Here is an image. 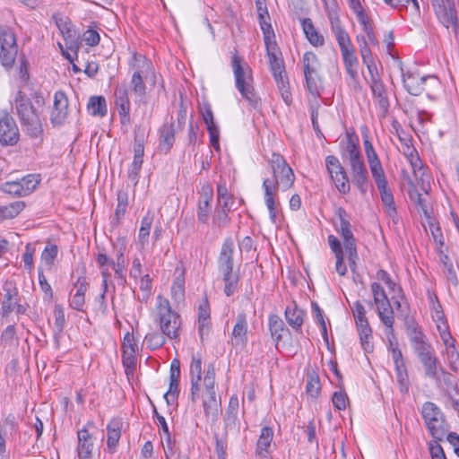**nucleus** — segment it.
<instances>
[{"instance_id":"1","label":"nucleus","mask_w":459,"mask_h":459,"mask_svg":"<svg viewBox=\"0 0 459 459\" xmlns=\"http://www.w3.org/2000/svg\"><path fill=\"white\" fill-rule=\"evenodd\" d=\"M273 179L265 178L263 181L264 190V203L269 211L270 220L273 223L276 222V205L274 195L281 186L282 190L290 188L295 180V175L292 169L288 165L283 156L273 152L270 160Z\"/></svg>"},{"instance_id":"2","label":"nucleus","mask_w":459,"mask_h":459,"mask_svg":"<svg viewBox=\"0 0 459 459\" xmlns=\"http://www.w3.org/2000/svg\"><path fill=\"white\" fill-rule=\"evenodd\" d=\"M16 114L23 132L30 139L43 140L44 129L40 114L24 92L19 91L14 98Z\"/></svg>"},{"instance_id":"3","label":"nucleus","mask_w":459,"mask_h":459,"mask_svg":"<svg viewBox=\"0 0 459 459\" xmlns=\"http://www.w3.org/2000/svg\"><path fill=\"white\" fill-rule=\"evenodd\" d=\"M231 65L235 77V86L253 108L261 105V100L253 85L252 70L247 64H242V59L235 52L231 57Z\"/></svg>"},{"instance_id":"4","label":"nucleus","mask_w":459,"mask_h":459,"mask_svg":"<svg viewBox=\"0 0 459 459\" xmlns=\"http://www.w3.org/2000/svg\"><path fill=\"white\" fill-rule=\"evenodd\" d=\"M421 416L431 437L444 440L448 425L440 408L432 402H425L421 408Z\"/></svg>"},{"instance_id":"5","label":"nucleus","mask_w":459,"mask_h":459,"mask_svg":"<svg viewBox=\"0 0 459 459\" xmlns=\"http://www.w3.org/2000/svg\"><path fill=\"white\" fill-rule=\"evenodd\" d=\"M0 61L3 66L9 69L13 67L18 47L14 33L7 27L0 28Z\"/></svg>"},{"instance_id":"6","label":"nucleus","mask_w":459,"mask_h":459,"mask_svg":"<svg viewBox=\"0 0 459 459\" xmlns=\"http://www.w3.org/2000/svg\"><path fill=\"white\" fill-rule=\"evenodd\" d=\"M325 166L332 182L341 194H347L351 190L348 175L339 159L333 155L325 158Z\"/></svg>"},{"instance_id":"7","label":"nucleus","mask_w":459,"mask_h":459,"mask_svg":"<svg viewBox=\"0 0 459 459\" xmlns=\"http://www.w3.org/2000/svg\"><path fill=\"white\" fill-rule=\"evenodd\" d=\"M114 103L117 109L120 123L123 126L131 124L130 109L131 104L128 96V89L126 83L117 84L114 91Z\"/></svg>"},{"instance_id":"8","label":"nucleus","mask_w":459,"mask_h":459,"mask_svg":"<svg viewBox=\"0 0 459 459\" xmlns=\"http://www.w3.org/2000/svg\"><path fill=\"white\" fill-rule=\"evenodd\" d=\"M432 6L440 22L447 29L452 27L456 32L459 22L454 2L452 0L443 1V3L434 4Z\"/></svg>"},{"instance_id":"9","label":"nucleus","mask_w":459,"mask_h":459,"mask_svg":"<svg viewBox=\"0 0 459 459\" xmlns=\"http://www.w3.org/2000/svg\"><path fill=\"white\" fill-rule=\"evenodd\" d=\"M20 133L15 120L8 113L0 117V143L13 146L19 141Z\"/></svg>"},{"instance_id":"10","label":"nucleus","mask_w":459,"mask_h":459,"mask_svg":"<svg viewBox=\"0 0 459 459\" xmlns=\"http://www.w3.org/2000/svg\"><path fill=\"white\" fill-rule=\"evenodd\" d=\"M403 85L407 91L413 96L420 95L425 90L428 82L437 84V77L432 75L420 76L419 74L407 72L403 74Z\"/></svg>"},{"instance_id":"11","label":"nucleus","mask_w":459,"mask_h":459,"mask_svg":"<svg viewBox=\"0 0 459 459\" xmlns=\"http://www.w3.org/2000/svg\"><path fill=\"white\" fill-rule=\"evenodd\" d=\"M3 299L1 300L0 317L7 318L14 311L15 305L19 301V291L15 283L6 281L3 285Z\"/></svg>"},{"instance_id":"12","label":"nucleus","mask_w":459,"mask_h":459,"mask_svg":"<svg viewBox=\"0 0 459 459\" xmlns=\"http://www.w3.org/2000/svg\"><path fill=\"white\" fill-rule=\"evenodd\" d=\"M68 99L64 91H56L54 95V106L50 120L53 126H61L67 117Z\"/></svg>"},{"instance_id":"13","label":"nucleus","mask_w":459,"mask_h":459,"mask_svg":"<svg viewBox=\"0 0 459 459\" xmlns=\"http://www.w3.org/2000/svg\"><path fill=\"white\" fill-rule=\"evenodd\" d=\"M247 319L242 312L237 316L236 324L230 334V342L234 347H244L247 343Z\"/></svg>"},{"instance_id":"14","label":"nucleus","mask_w":459,"mask_h":459,"mask_svg":"<svg viewBox=\"0 0 459 459\" xmlns=\"http://www.w3.org/2000/svg\"><path fill=\"white\" fill-rule=\"evenodd\" d=\"M158 316L161 333L169 339L178 338L181 324L178 314L174 312L169 314H161Z\"/></svg>"},{"instance_id":"15","label":"nucleus","mask_w":459,"mask_h":459,"mask_svg":"<svg viewBox=\"0 0 459 459\" xmlns=\"http://www.w3.org/2000/svg\"><path fill=\"white\" fill-rule=\"evenodd\" d=\"M353 184L361 194L368 191V173L363 160L350 163Z\"/></svg>"},{"instance_id":"16","label":"nucleus","mask_w":459,"mask_h":459,"mask_svg":"<svg viewBox=\"0 0 459 459\" xmlns=\"http://www.w3.org/2000/svg\"><path fill=\"white\" fill-rule=\"evenodd\" d=\"M234 244L231 238H227L222 244L218 259L220 272L228 273L233 271Z\"/></svg>"},{"instance_id":"17","label":"nucleus","mask_w":459,"mask_h":459,"mask_svg":"<svg viewBox=\"0 0 459 459\" xmlns=\"http://www.w3.org/2000/svg\"><path fill=\"white\" fill-rule=\"evenodd\" d=\"M370 89L374 98L377 100L379 117L384 118L386 117L389 108V100L386 94V90L383 81L373 80L370 83Z\"/></svg>"},{"instance_id":"18","label":"nucleus","mask_w":459,"mask_h":459,"mask_svg":"<svg viewBox=\"0 0 459 459\" xmlns=\"http://www.w3.org/2000/svg\"><path fill=\"white\" fill-rule=\"evenodd\" d=\"M410 341L412 346L414 352L417 354V357H422L424 355L429 354V352L433 351V348L430 343L425 342L424 334L414 327L409 333Z\"/></svg>"},{"instance_id":"19","label":"nucleus","mask_w":459,"mask_h":459,"mask_svg":"<svg viewBox=\"0 0 459 459\" xmlns=\"http://www.w3.org/2000/svg\"><path fill=\"white\" fill-rule=\"evenodd\" d=\"M78 437V446H77V453L79 459H91L92 450H93V442L92 437L87 430V429L83 428L77 433Z\"/></svg>"},{"instance_id":"20","label":"nucleus","mask_w":459,"mask_h":459,"mask_svg":"<svg viewBox=\"0 0 459 459\" xmlns=\"http://www.w3.org/2000/svg\"><path fill=\"white\" fill-rule=\"evenodd\" d=\"M420 363L423 365L425 376L436 381L437 385L440 386L441 378L438 376V359L435 356L434 351L428 355L419 358Z\"/></svg>"},{"instance_id":"21","label":"nucleus","mask_w":459,"mask_h":459,"mask_svg":"<svg viewBox=\"0 0 459 459\" xmlns=\"http://www.w3.org/2000/svg\"><path fill=\"white\" fill-rule=\"evenodd\" d=\"M210 305L207 299H204L198 308V332L203 341L210 333Z\"/></svg>"},{"instance_id":"22","label":"nucleus","mask_w":459,"mask_h":459,"mask_svg":"<svg viewBox=\"0 0 459 459\" xmlns=\"http://www.w3.org/2000/svg\"><path fill=\"white\" fill-rule=\"evenodd\" d=\"M176 130L174 123L164 124L160 130L159 150L164 153H168L172 148L175 142Z\"/></svg>"},{"instance_id":"23","label":"nucleus","mask_w":459,"mask_h":459,"mask_svg":"<svg viewBox=\"0 0 459 459\" xmlns=\"http://www.w3.org/2000/svg\"><path fill=\"white\" fill-rule=\"evenodd\" d=\"M265 48L269 60L270 69L273 75H279L280 73H285L284 61L281 56V52L278 46H268Z\"/></svg>"},{"instance_id":"24","label":"nucleus","mask_w":459,"mask_h":459,"mask_svg":"<svg viewBox=\"0 0 459 459\" xmlns=\"http://www.w3.org/2000/svg\"><path fill=\"white\" fill-rule=\"evenodd\" d=\"M442 340L446 346V354L449 361L450 368L456 372L459 369V352L456 351L454 340L449 333L445 330L440 332Z\"/></svg>"},{"instance_id":"25","label":"nucleus","mask_w":459,"mask_h":459,"mask_svg":"<svg viewBox=\"0 0 459 459\" xmlns=\"http://www.w3.org/2000/svg\"><path fill=\"white\" fill-rule=\"evenodd\" d=\"M336 214L340 221V230L339 233L341 234L343 239V245L348 243L356 242V239L353 236V233L351 230V223L347 219V212L342 207H339L336 211Z\"/></svg>"},{"instance_id":"26","label":"nucleus","mask_w":459,"mask_h":459,"mask_svg":"<svg viewBox=\"0 0 459 459\" xmlns=\"http://www.w3.org/2000/svg\"><path fill=\"white\" fill-rule=\"evenodd\" d=\"M343 65L349 76L355 80L358 77L359 59L356 56L354 48L341 52Z\"/></svg>"},{"instance_id":"27","label":"nucleus","mask_w":459,"mask_h":459,"mask_svg":"<svg viewBox=\"0 0 459 459\" xmlns=\"http://www.w3.org/2000/svg\"><path fill=\"white\" fill-rule=\"evenodd\" d=\"M122 426L123 422L122 420L119 418H115L111 420L110 422L108 424L107 445L109 449H114L117 446L121 436Z\"/></svg>"},{"instance_id":"28","label":"nucleus","mask_w":459,"mask_h":459,"mask_svg":"<svg viewBox=\"0 0 459 459\" xmlns=\"http://www.w3.org/2000/svg\"><path fill=\"white\" fill-rule=\"evenodd\" d=\"M268 324L272 338L276 342V343L282 340L285 333H289V329L285 326L284 322L277 315H270Z\"/></svg>"},{"instance_id":"29","label":"nucleus","mask_w":459,"mask_h":459,"mask_svg":"<svg viewBox=\"0 0 459 459\" xmlns=\"http://www.w3.org/2000/svg\"><path fill=\"white\" fill-rule=\"evenodd\" d=\"M306 86L309 93L315 98H320L324 91L323 80L319 71L305 74Z\"/></svg>"},{"instance_id":"30","label":"nucleus","mask_w":459,"mask_h":459,"mask_svg":"<svg viewBox=\"0 0 459 459\" xmlns=\"http://www.w3.org/2000/svg\"><path fill=\"white\" fill-rule=\"evenodd\" d=\"M302 28L307 39L313 46L319 47L324 45V37L317 32L309 18L302 21Z\"/></svg>"},{"instance_id":"31","label":"nucleus","mask_w":459,"mask_h":459,"mask_svg":"<svg viewBox=\"0 0 459 459\" xmlns=\"http://www.w3.org/2000/svg\"><path fill=\"white\" fill-rule=\"evenodd\" d=\"M238 399L237 396H231L224 415V424L226 429H231L236 426L238 411Z\"/></svg>"},{"instance_id":"32","label":"nucleus","mask_w":459,"mask_h":459,"mask_svg":"<svg viewBox=\"0 0 459 459\" xmlns=\"http://www.w3.org/2000/svg\"><path fill=\"white\" fill-rule=\"evenodd\" d=\"M88 111L91 115L95 117H103L107 115V102L103 96H92L90 98L88 105Z\"/></svg>"},{"instance_id":"33","label":"nucleus","mask_w":459,"mask_h":459,"mask_svg":"<svg viewBox=\"0 0 459 459\" xmlns=\"http://www.w3.org/2000/svg\"><path fill=\"white\" fill-rule=\"evenodd\" d=\"M284 314L288 324L293 329L299 330L301 328L305 316L304 310L298 308L295 305L293 307H287Z\"/></svg>"},{"instance_id":"34","label":"nucleus","mask_w":459,"mask_h":459,"mask_svg":"<svg viewBox=\"0 0 459 459\" xmlns=\"http://www.w3.org/2000/svg\"><path fill=\"white\" fill-rule=\"evenodd\" d=\"M130 85L135 96L139 98V101L143 102V105H146V100H144L146 95V86L140 70H136L133 74Z\"/></svg>"},{"instance_id":"35","label":"nucleus","mask_w":459,"mask_h":459,"mask_svg":"<svg viewBox=\"0 0 459 459\" xmlns=\"http://www.w3.org/2000/svg\"><path fill=\"white\" fill-rule=\"evenodd\" d=\"M377 188L380 192L381 201L386 207L387 215L394 219L397 215V212L391 190L387 187V185L377 186Z\"/></svg>"},{"instance_id":"36","label":"nucleus","mask_w":459,"mask_h":459,"mask_svg":"<svg viewBox=\"0 0 459 459\" xmlns=\"http://www.w3.org/2000/svg\"><path fill=\"white\" fill-rule=\"evenodd\" d=\"M153 219L154 213L149 211L141 221V227L139 230L138 238L142 247H144L145 244L148 242V238L150 236V230L152 224L153 222Z\"/></svg>"},{"instance_id":"37","label":"nucleus","mask_w":459,"mask_h":459,"mask_svg":"<svg viewBox=\"0 0 459 459\" xmlns=\"http://www.w3.org/2000/svg\"><path fill=\"white\" fill-rule=\"evenodd\" d=\"M273 437V430L270 427H264L261 429L259 438L256 443V449L260 455H264V453L268 452Z\"/></svg>"},{"instance_id":"38","label":"nucleus","mask_w":459,"mask_h":459,"mask_svg":"<svg viewBox=\"0 0 459 459\" xmlns=\"http://www.w3.org/2000/svg\"><path fill=\"white\" fill-rule=\"evenodd\" d=\"M128 204V196L126 192L119 191L117 193V205L115 210L114 217L112 218L111 224L118 226L121 219L125 216L126 206Z\"/></svg>"},{"instance_id":"39","label":"nucleus","mask_w":459,"mask_h":459,"mask_svg":"<svg viewBox=\"0 0 459 459\" xmlns=\"http://www.w3.org/2000/svg\"><path fill=\"white\" fill-rule=\"evenodd\" d=\"M25 207V203L22 201H15L0 207V217L3 220H9L15 218Z\"/></svg>"},{"instance_id":"40","label":"nucleus","mask_w":459,"mask_h":459,"mask_svg":"<svg viewBox=\"0 0 459 459\" xmlns=\"http://www.w3.org/2000/svg\"><path fill=\"white\" fill-rule=\"evenodd\" d=\"M440 261L443 264L445 274L448 282L453 284L454 286H457L459 283V280L456 274V272L454 268L453 263L449 256L443 252L440 253Z\"/></svg>"},{"instance_id":"41","label":"nucleus","mask_w":459,"mask_h":459,"mask_svg":"<svg viewBox=\"0 0 459 459\" xmlns=\"http://www.w3.org/2000/svg\"><path fill=\"white\" fill-rule=\"evenodd\" d=\"M302 65L304 75L319 71L320 68L317 56L311 51H307L303 55Z\"/></svg>"},{"instance_id":"42","label":"nucleus","mask_w":459,"mask_h":459,"mask_svg":"<svg viewBox=\"0 0 459 459\" xmlns=\"http://www.w3.org/2000/svg\"><path fill=\"white\" fill-rule=\"evenodd\" d=\"M171 296L172 299L177 302H181L185 299V277L184 272H181L179 275H178L172 284L171 287Z\"/></svg>"},{"instance_id":"43","label":"nucleus","mask_w":459,"mask_h":459,"mask_svg":"<svg viewBox=\"0 0 459 459\" xmlns=\"http://www.w3.org/2000/svg\"><path fill=\"white\" fill-rule=\"evenodd\" d=\"M223 275V281H224V293L230 297L232 296L238 288V283L239 281V276L238 273H234L233 271L229 272V273H221Z\"/></svg>"},{"instance_id":"44","label":"nucleus","mask_w":459,"mask_h":459,"mask_svg":"<svg viewBox=\"0 0 459 459\" xmlns=\"http://www.w3.org/2000/svg\"><path fill=\"white\" fill-rule=\"evenodd\" d=\"M333 33L341 52L345 49L353 48L350 36L342 26L333 25Z\"/></svg>"},{"instance_id":"45","label":"nucleus","mask_w":459,"mask_h":459,"mask_svg":"<svg viewBox=\"0 0 459 459\" xmlns=\"http://www.w3.org/2000/svg\"><path fill=\"white\" fill-rule=\"evenodd\" d=\"M368 164L377 186H384L385 185H387V180L380 160H373Z\"/></svg>"},{"instance_id":"46","label":"nucleus","mask_w":459,"mask_h":459,"mask_svg":"<svg viewBox=\"0 0 459 459\" xmlns=\"http://www.w3.org/2000/svg\"><path fill=\"white\" fill-rule=\"evenodd\" d=\"M320 382L319 377L315 372L309 373L307 375V382L306 386V391L308 395L311 397H317L320 393Z\"/></svg>"},{"instance_id":"47","label":"nucleus","mask_w":459,"mask_h":459,"mask_svg":"<svg viewBox=\"0 0 459 459\" xmlns=\"http://www.w3.org/2000/svg\"><path fill=\"white\" fill-rule=\"evenodd\" d=\"M311 307H312V312L314 314V316H315L316 322L320 325L321 332H322V336H323L325 342L326 343H328L327 328H326V325H325V316H324L323 311H322V309L320 308V307L318 306V304L316 302H312Z\"/></svg>"},{"instance_id":"48","label":"nucleus","mask_w":459,"mask_h":459,"mask_svg":"<svg viewBox=\"0 0 459 459\" xmlns=\"http://www.w3.org/2000/svg\"><path fill=\"white\" fill-rule=\"evenodd\" d=\"M357 43L359 45V54L361 56L363 63H368L370 57H372V52L369 48V43L368 42L367 39L363 35H358L356 37Z\"/></svg>"},{"instance_id":"49","label":"nucleus","mask_w":459,"mask_h":459,"mask_svg":"<svg viewBox=\"0 0 459 459\" xmlns=\"http://www.w3.org/2000/svg\"><path fill=\"white\" fill-rule=\"evenodd\" d=\"M58 247L55 244L47 245L41 254V259L46 265L51 267L57 256Z\"/></svg>"},{"instance_id":"50","label":"nucleus","mask_w":459,"mask_h":459,"mask_svg":"<svg viewBox=\"0 0 459 459\" xmlns=\"http://www.w3.org/2000/svg\"><path fill=\"white\" fill-rule=\"evenodd\" d=\"M205 392H215V368L212 363L207 365L204 377Z\"/></svg>"},{"instance_id":"51","label":"nucleus","mask_w":459,"mask_h":459,"mask_svg":"<svg viewBox=\"0 0 459 459\" xmlns=\"http://www.w3.org/2000/svg\"><path fill=\"white\" fill-rule=\"evenodd\" d=\"M345 151L348 154L349 164L363 160L358 144L354 143L351 137H348Z\"/></svg>"},{"instance_id":"52","label":"nucleus","mask_w":459,"mask_h":459,"mask_svg":"<svg viewBox=\"0 0 459 459\" xmlns=\"http://www.w3.org/2000/svg\"><path fill=\"white\" fill-rule=\"evenodd\" d=\"M1 190L6 194L13 195L15 196H25L22 186L20 185L19 181H8L1 186Z\"/></svg>"},{"instance_id":"53","label":"nucleus","mask_w":459,"mask_h":459,"mask_svg":"<svg viewBox=\"0 0 459 459\" xmlns=\"http://www.w3.org/2000/svg\"><path fill=\"white\" fill-rule=\"evenodd\" d=\"M409 197L413 201L421 210V212L428 216V205L425 198L422 197L421 194L419 193L417 188L412 186L408 191Z\"/></svg>"},{"instance_id":"54","label":"nucleus","mask_w":459,"mask_h":459,"mask_svg":"<svg viewBox=\"0 0 459 459\" xmlns=\"http://www.w3.org/2000/svg\"><path fill=\"white\" fill-rule=\"evenodd\" d=\"M230 222V218L228 215V211L225 209H218L216 208L213 217H212V225L219 229L225 228L228 226Z\"/></svg>"},{"instance_id":"55","label":"nucleus","mask_w":459,"mask_h":459,"mask_svg":"<svg viewBox=\"0 0 459 459\" xmlns=\"http://www.w3.org/2000/svg\"><path fill=\"white\" fill-rule=\"evenodd\" d=\"M122 363L125 368V372L127 377L132 376L135 369L136 359L135 353L124 351L122 355Z\"/></svg>"},{"instance_id":"56","label":"nucleus","mask_w":459,"mask_h":459,"mask_svg":"<svg viewBox=\"0 0 459 459\" xmlns=\"http://www.w3.org/2000/svg\"><path fill=\"white\" fill-rule=\"evenodd\" d=\"M204 411L207 418H210L212 422H216L221 412V402L212 403H203Z\"/></svg>"},{"instance_id":"57","label":"nucleus","mask_w":459,"mask_h":459,"mask_svg":"<svg viewBox=\"0 0 459 459\" xmlns=\"http://www.w3.org/2000/svg\"><path fill=\"white\" fill-rule=\"evenodd\" d=\"M211 212V202L198 200L197 220L200 223H207Z\"/></svg>"},{"instance_id":"58","label":"nucleus","mask_w":459,"mask_h":459,"mask_svg":"<svg viewBox=\"0 0 459 459\" xmlns=\"http://www.w3.org/2000/svg\"><path fill=\"white\" fill-rule=\"evenodd\" d=\"M344 248H345L346 253L348 254L349 266H350L351 272L355 273L356 266H357V261L359 259L356 242L345 244Z\"/></svg>"},{"instance_id":"59","label":"nucleus","mask_w":459,"mask_h":459,"mask_svg":"<svg viewBox=\"0 0 459 459\" xmlns=\"http://www.w3.org/2000/svg\"><path fill=\"white\" fill-rule=\"evenodd\" d=\"M215 438V453L218 459H226L227 457V433L223 437H219L217 434L214 435Z\"/></svg>"},{"instance_id":"60","label":"nucleus","mask_w":459,"mask_h":459,"mask_svg":"<svg viewBox=\"0 0 459 459\" xmlns=\"http://www.w3.org/2000/svg\"><path fill=\"white\" fill-rule=\"evenodd\" d=\"M441 441L433 438L429 442V450L432 459H446L444 449L439 444Z\"/></svg>"},{"instance_id":"61","label":"nucleus","mask_w":459,"mask_h":459,"mask_svg":"<svg viewBox=\"0 0 459 459\" xmlns=\"http://www.w3.org/2000/svg\"><path fill=\"white\" fill-rule=\"evenodd\" d=\"M18 181L20 185L22 186L23 191L26 195H30L39 183V180L36 178L35 175L25 176L21 180Z\"/></svg>"},{"instance_id":"62","label":"nucleus","mask_w":459,"mask_h":459,"mask_svg":"<svg viewBox=\"0 0 459 459\" xmlns=\"http://www.w3.org/2000/svg\"><path fill=\"white\" fill-rule=\"evenodd\" d=\"M333 406L339 410H345L349 398L344 391L334 392L332 397Z\"/></svg>"},{"instance_id":"63","label":"nucleus","mask_w":459,"mask_h":459,"mask_svg":"<svg viewBox=\"0 0 459 459\" xmlns=\"http://www.w3.org/2000/svg\"><path fill=\"white\" fill-rule=\"evenodd\" d=\"M260 28L264 34V40L265 48H267L268 46L271 47V46L277 45L274 40L275 34H274V31H273L271 22H269L265 25H262V26H260Z\"/></svg>"},{"instance_id":"64","label":"nucleus","mask_w":459,"mask_h":459,"mask_svg":"<svg viewBox=\"0 0 459 459\" xmlns=\"http://www.w3.org/2000/svg\"><path fill=\"white\" fill-rule=\"evenodd\" d=\"M148 345L155 350L161 347L165 343V334L162 333H153L146 336Z\"/></svg>"}]
</instances>
